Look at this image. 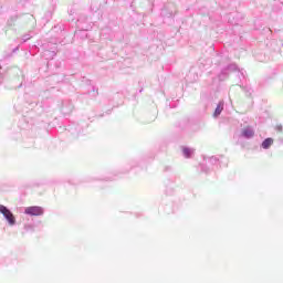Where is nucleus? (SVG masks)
I'll return each mask as SVG.
<instances>
[{"label": "nucleus", "mask_w": 283, "mask_h": 283, "mask_svg": "<svg viewBox=\"0 0 283 283\" xmlns=\"http://www.w3.org/2000/svg\"><path fill=\"white\" fill-rule=\"evenodd\" d=\"M229 72H239V78H244V71H240V69H238V64L232 63L221 70L219 81H227V78H229Z\"/></svg>", "instance_id": "1"}, {"label": "nucleus", "mask_w": 283, "mask_h": 283, "mask_svg": "<svg viewBox=\"0 0 283 283\" xmlns=\"http://www.w3.org/2000/svg\"><path fill=\"white\" fill-rule=\"evenodd\" d=\"M0 213L1 216H3L4 220L10 227H14V224H17V218L14 217V213H12V210H10V208L0 205Z\"/></svg>", "instance_id": "2"}, {"label": "nucleus", "mask_w": 283, "mask_h": 283, "mask_svg": "<svg viewBox=\"0 0 283 283\" xmlns=\"http://www.w3.org/2000/svg\"><path fill=\"white\" fill-rule=\"evenodd\" d=\"M24 213L25 216H30L32 218L43 216V213H45V210L41 206H30L24 208Z\"/></svg>", "instance_id": "3"}, {"label": "nucleus", "mask_w": 283, "mask_h": 283, "mask_svg": "<svg viewBox=\"0 0 283 283\" xmlns=\"http://www.w3.org/2000/svg\"><path fill=\"white\" fill-rule=\"evenodd\" d=\"M255 136V130L251 126H247L243 129H241V137L245 138V140H251Z\"/></svg>", "instance_id": "4"}, {"label": "nucleus", "mask_w": 283, "mask_h": 283, "mask_svg": "<svg viewBox=\"0 0 283 283\" xmlns=\"http://www.w3.org/2000/svg\"><path fill=\"white\" fill-rule=\"evenodd\" d=\"M74 112V104L71 101H65L62 103V114L67 116Z\"/></svg>", "instance_id": "5"}, {"label": "nucleus", "mask_w": 283, "mask_h": 283, "mask_svg": "<svg viewBox=\"0 0 283 283\" xmlns=\"http://www.w3.org/2000/svg\"><path fill=\"white\" fill-rule=\"evenodd\" d=\"M223 111H224V102L221 101L218 103L214 109L213 117L218 118V116H220V114H222Z\"/></svg>", "instance_id": "6"}, {"label": "nucleus", "mask_w": 283, "mask_h": 283, "mask_svg": "<svg viewBox=\"0 0 283 283\" xmlns=\"http://www.w3.org/2000/svg\"><path fill=\"white\" fill-rule=\"evenodd\" d=\"M54 56H56V51L45 50L43 52V59H45L46 61H51L52 59H54Z\"/></svg>", "instance_id": "7"}, {"label": "nucleus", "mask_w": 283, "mask_h": 283, "mask_svg": "<svg viewBox=\"0 0 283 283\" xmlns=\"http://www.w3.org/2000/svg\"><path fill=\"white\" fill-rule=\"evenodd\" d=\"M271 145H273V138L268 137L262 142L261 147L262 149H271Z\"/></svg>", "instance_id": "8"}, {"label": "nucleus", "mask_w": 283, "mask_h": 283, "mask_svg": "<svg viewBox=\"0 0 283 283\" xmlns=\"http://www.w3.org/2000/svg\"><path fill=\"white\" fill-rule=\"evenodd\" d=\"M193 148H190V147H187V146H184L182 147V154L185 156V158H191V156H193Z\"/></svg>", "instance_id": "9"}, {"label": "nucleus", "mask_w": 283, "mask_h": 283, "mask_svg": "<svg viewBox=\"0 0 283 283\" xmlns=\"http://www.w3.org/2000/svg\"><path fill=\"white\" fill-rule=\"evenodd\" d=\"M91 10H92V12H98V10H101V2H98V1L92 2Z\"/></svg>", "instance_id": "10"}, {"label": "nucleus", "mask_w": 283, "mask_h": 283, "mask_svg": "<svg viewBox=\"0 0 283 283\" xmlns=\"http://www.w3.org/2000/svg\"><path fill=\"white\" fill-rule=\"evenodd\" d=\"M208 165H220V159H218L216 156H212L208 158Z\"/></svg>", "instance_id": "11"}, {"label": "nucleus", "mask_w": 283, "mask_h": 283, "mask_svg": "<svg viewBox=\"0 0 283 283\" xmlns=\"http://www.w3.org/2000/svg\"><path fill=\"white\" fill-rule=\"evenodd\" d=\"M30 39H32V35L30 33L22 35L23 43H28V41H30Z\"/></svg>", "instance_id": "12"}, {"label": "nucleus", "mask_w": 283, "mask_h": 283, "mask_svg": "<svg viewBox=\"0 0 283 283\" xmlns=\"http://www.w3.org/2000/svg\"><path fill=\"white\" fill-rule=\"evenodd\" d=\"M201 171H203V174H209V167L207 165H201Z\"/></svg>", "instance_id": "13"}, {"label": "nucleus", "mask_w": 283, "mask_h": 283, "mask_svg": "<svg viewBox=\"0 0 283 283\" xmlns=\"http://www.w3.org/2000/svg\"><path fill=\"white\" fill-rule=\"evenodd\" d=\"M277 132H282V125L277 126Z\"/></svg>", "instance_id": "14"}, {"label": "nucleus", "mask_w": 283, "mask_h": 283, "mask_svg": "<svg viewBox=\"0 0 283 283\" xmlns=\"http://www.w3.org/2000/svg\"><path fill=\"white\" fill-rule=\"evenodd\" d=\"M168 17H174V12H169V13H168Z\"/></svg>", "instance_id": "15"}, {"label": "nucleus", "mask_w": 283, "mask_h": 283, "mask_svg": "<svg viewBox=\"0 0 283 283\" xmlns=\"http://www.w3.org/2000/svg\"><path fill=\"white\" fill-rule=\"evenodd\" d=\"M169 169H171V167H166V168H165V171H169Z\"/></svg>", "instance_id": "16"}, {"label": "nucleus", "mask_w": 283, "mask_h": 283, "mask_svg": "<svg viewBox=\"0 0 283 283\" xmlns=\"http://www.w3.org/2000/svg\"><path fill=\"white\" fill-rule=\"evenodd\" d=\"M247 92H248V94L251 96V92H252V91H251V88H250V90H248Z\"/></svg>", "instance_id": "17"}, {"label": "nucleus", "mask_w": 283, "mask_h": 283, "mask_svg": "<svg viewBox=\"0 0 283 283\" xmlns=\"http://www.w3.org/2000/svg\"><path fill=\"white\" fill-rule=\"evenodd\" d=\"M161 14L165 17V10H163Z\"/></svg>", "instance_id": "18"}, {"label": "nucleus", "mask_w": 283, "mask_h": 283, "mask_svg": "<svg viewBox=\"0 0 283 283\" xmlns=\"http://www.w3.org/2000/svg\"><path fill=\"white\" fill-rule=\"evenodd\" d=\"M0 70H1V65H0Z\"/></svg>", "instance_id": "19"}]
</instances>
